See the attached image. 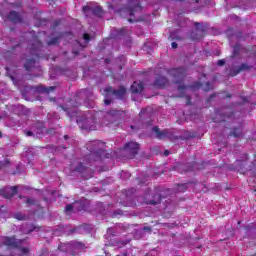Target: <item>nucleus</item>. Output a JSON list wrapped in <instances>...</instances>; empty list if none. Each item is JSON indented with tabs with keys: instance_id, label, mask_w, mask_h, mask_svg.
<instances>
[{
	"instance_id": "nucleus-14",
	"label": "nucleus",
	"mask_w": 256,
	"mask_h": 256,
	"mask_svg": "<svg viewBox=\"0 0 256 256\" xmlns=\"http://www.w3.org/2000/svg\"><path fill=\"white\" fill-rule=\"evenodd\" d=\"M87 11H91L96 17H103V15L105 14V11H103V8L101 6H96L94 8L84 6L83 13H87Z\"/></svg>"
},
{
	"instance_id": "nucleus-15",
	"label": "nucleus",
	"mask_w": 256,
	"mask_h": 256,
	"mask_svg": "<svg viewBox=\"0 0 256 256\" xmlns=\"http://www.w3.org/2000/svg\"><path fill=\"white\" fill-rule=\"evenodd\" d=\"M7 19L11 21V23L17 24V23H23V17L20 16L19 12L12 10L7 16Z\"/></svg>"
},
{
	"instance_id": "nucleus-6",
	"label": "nucleus",
	"mask_w": 256,
	"mask_h": 256,
	"mask_svg": "<svg viewBox=\"0 0 256 256\" xmlns=\"http://www.w3.org/2000/svg\"><path fill=\"white\" fill-rule=\"evenodd\" d=\"M105 95L109 97L110 95H114L116 99L123 100L125 99V95H127V88L125 86H120L117 90L113 89V86H108L105 88Z\"/></svg>"
},
{
	"instance_id": "nucleus-53",
	"label": "nucleus",
	"mask_w": 256,
	"mask_h": 256,
	"mask_svg": "<svg viewBox=\"0 0 256 256\" xmlns=\"http://www.w3.org/2000/svg\"><path fill=\"white\" fill-rule=\"evenodd\" d=\"M241 35H243V33L242 32H238L237 37H241Z\"/></svg>"
},
{
	"instance_id": "nucleus-48",
	"label": "nucleus",
	"mask_w": 256,
	"mask_h": 256,
	"mask_svg": "<svg viewBox=\"0 0 256 256\" xmlns=\"http://www.w3.org/2000/svg\"><path fill=\"white\" fill-rule=\"evenodd\" d=\"M105 63H106L107 65H109V63H111V59H110V58H106V59H105Z\"/></svg>"
},
{
	"instance_id": "nucleus-55",
	"label": "nucleus",
	"mask_w": 256,
	"mask_h": 256,
	"mask_svg": "<svg viewBox=\"0 0 256 256\" xmlns=\"http://www.w3.org/2000/svg\"><path fill=\"white\" fill-rule=\"evenodd\" d=\"M64 35H73V34H71V33H69V32H66V33H64Z\"/></svg>"
},
{
	"instance_id": "nucleus-31",
	"label": "nucleus",
	"mask_w": 256,
	"mask_h": 256,
	"mask_svg": "<svg viewBox=\"0 0 256 256\" xmlns=\"http://www.w3.org/2000/svg\"><path fill=\"white\" fill-rule=\"evenodd\" d=\"M145 115H147V109L143 108L139 113L140 119H145Z\"/></svg>"
},
{
	"instance_id": "nucleus-42",
	"label": "nucleus",
	"mask_w": 256,
	"mask_h": 256,
	"mask_svg": "<svg viewBox=\"0 0 256 256\" xmlns=\"http://www.w3.org/2000/svg\"><path fill=\"white\" fill-rule=\"evenodd\" d=\"M245 231H251L253 229V225H247L244 227Z\"/></svg>"
},
{
	"instance_id": "nucleus-11",
	"label": "nucleus",
	"mask_w": 256,
	"mask_h": 256,
	"mask_svg": "<svg viewBox=\"0 0 256 256\" xmlns=\"http://www.w3.org/2000/svg\"><path fill=\"white\" fill-rule=\"evenodd\" d=\"M152 131L156 134L157 139H173V132L169 129L161 131L158 126H154Z\"/></svg>"
},
{
	"instance_id": "nucleus-9",
	"label": "nucleus",
	"mask_w": 256,
	"mask_h": 256,
	"mask_svg": "<svg viewBox=\"0 0 256 256\" xmlns=\"http://www.w3.org/2000/svg\"><path fill=\"white\" fill-rule=\"evenodd\" d=\"M194 26L196 27V30H193L190 33V39L192 41H199V39H201L202 35L205 32V27H203V24H201L199 22H195Z\"/></svg>"
},
{
	"instance_id": "nucleus-40",
	"label": "nucleus",
	"mask_w": 256,
	"mask_h": 256,
	"mask_svg": "<svg viewBox=\"0 0 256 256\" xmlns=\"http://www.w3.org/2000/svg\"><path fill=\"white\" fill-rule=\"evenodd\" d=\"M111 103H112V101H111V99H109V98H106V99L104 100V105H111Z\"/></svg>"
},
{
	"instance_id": "nucleus-61",
	"label": "nucleus",
	"mask_w": 256,
	"mask_h": 256,
	"mask_svg": "<svg viewBox=\"0 0 256 256\" xmlns=\"http://www.w3.org/2000/svg\"><path fill=\"white\" fill-rule=\"evenodd\" d=\"M195 3H199V0H195Z\"/></svg>"
},
{
	"instance_id": "nucleus-25",
	"label": "nucleus",
	"mask_w": 256,
	"mask_h": 256,
	"mask_svg": "<svg viewBox=\"0 0 256 256\" xmlns=\"http://www.w3.org/2000/svg\"><path fill=\"white\" fill-rule=\"evenodd\" d=\"M26 205L31 206V205H39V202L33 198H28L25 201Z\"/></svg>"
},
{
	"instance_id": "nucleus-39",
	"label": "nucleus",
	"mask_w": 256,
	"mask_h": 256,
	"mask_svg": "<svg viewBox=\"0 0 256 256\" xmlns=\"http://www.w3.org/2000/svg\"><path fill=\"white\" fill-rule=\"evenodd\" d=\"M85 129H87L88 131H95V126L94 125L85 126Z\"/></svg>"
},
{
	"instance_id": "nucleus-45",
	"label": "nucleus",
	"mask_w": 256,
	"mask_h": 256,
	"mask_svg": "<svg viewBox=\"0 0 256 256\" xmlns=\"http://www.w3.org/2000/svg\"><path fill=\"white\" fill-rule=\"evenodd\" d=\"M193 167H195V162H193L186 171H193Z\"/></svg>"
},
{
	"instance_id": "nucleus-41",
	"label": "nucleus",
	"mask_w": 256,
	"mask_h": 256,
	"mask_svg": "<svg viewBox=\"0 0 256 256\" xmlns=\"http://www.w3.org/2000/svg\"><path fill=\"white\" fill-rule=\"evenodd\" d=\"M171 47H172V49H177L179 47V45L177 44V42H172Z\"/></svg>"
},
{
	"instance_id": "nucleus-26",
	"label": "nucleus",
	"mask_w": 256,
	"mask_h": 256,
	"mask_svg": "<svg viewBox=\"0 0 256 256\" xmlns=\"http://www.w3.org/2000/svg\"><path fill=\"white\" fill-rule=\"evenodd\" d=\"M177 187L180 193H185V191H187V184H177Z\"/></svg>"
},
{
	"instance_id": "nucleus-10",
	"label": "nucleus",
	"mask_w": 256,
	"mask_h": 256,
	"mask_svg": "<svg viewBox=\"0 0 256 256\" xmlns=\"http://www.w3.org/2000/svg\"><path fill=\"white\" fill-rule=\"evenodd\" d=\"M74 171H76V173H80L83 179H91V177H93V171H91L87 166H84L81 162H79L74 168Z\"/></svg>"
},
{
	"instance_id": "nucleus-54",
	"label": "nucleus",
	"mask_w": 256,
	"mask_h": 256,
	"mask_svg": "<svg viewBox=\"0 0 256 256\" xmlns=\"http://www.w3.org/2000/svg\"><path fill=\"white\" fill-rule=\"evenodd\" d=\"M90 122H93V119L86 120V123H90Z\"/></svg>"
},
{
	"instance_id": "nucleus-17",
	"label": "nucleus",
	"mask_w": 256,
	"mask_h": 256,
	"mask_svg": "<svg viewBox=\"0 0 256 256\" xmlns=\"http://www.w3.org/2000/svg\"><path fill=\"white\" fill-rule=\"evenodd\" d=\"M74 209L76 211H85L87 209V200H80L74 202Z\"/></svg>"
},
{
	"instance_id": "nucleus-16",
	"label": "nucleus",
	"mask_w": 256,
	"mask_h": 256,
	"mask_svg": "<svg viewBox=\"0 0 256 256\" xmlns=\"http://www.w3.org/2000/svg\"><path fill=\"white\" fill-rule=\"evenodd\" d=\"M163 201V198L161 197V194H153L152 199H147L146 198V204L147 205H159Z\"/></svg>"
},
{
	"instance_id": "nucleus-62",
	"label": "nucleus",
	"mask_w": 256,
	"mask_h": 256,
	"mask_svg": "<svg viewBox=\"0 0 256 256\" xmlns=\"http://www.w3.org/2000/svg\"><path fill=\"white\" fill-rule=\"evenodd\" d=\"M12 51H15V47H12Z\"/></svg>"
},
{
	"instance_id": "nucleus-49",
	"label": "nucleus",
	"mask_w": 256,
	"mask_h": 256,
	"mask_svg": "<svg viewBox=\"0 0 256 256\" xmlns=\"http://www.w3.org/2000/svg\"><path fill=\"white\" fill-rule=\"evenodd\" d=\"M143 230H144V231H151V227L145 226V227L143 228Z\"/></svg>"
},
{
	"instance_id": "nucleus-13",
	"label": "nucleus",
	"mask_w": 256,
	"mask_h": 256,
	"mask_svg": "<svg viewBox=\"0 0 256 256\" xmlns=\"http://www.w3.org/2000/svg\"><path fill=\"white\" fill-rule=\"evenodd\" d=\"M153 85L157 89H165V87L169 85V80L167 79V77L159 75L156 77V80L154 81Z\"/></svg>"
},
{
	"instance_id": "nucleus-29",
	"label": "nucleus",
	"mask_w": 256,
	"mask_h": 256,
	"mask_svg": "<svg viewBox=\"0 0 256 256\" xmlns=\"http://www.w3.org/2000/svg\"><path fill=\"white\" fill-rule=\"evenodd\" d=\"M74 247H76V249H85V244L83 242H76Z\"/></svg>"
},
{
	"instance_id": "nucleus-20",
	"label": "nucleus",
	"mask_w": 256,
	"mask_h": 256,
	"mask_svg": "<svg viewBox=\"0 0 256 256\" xmlns=\"http://www.w3.org/2000/svg\"><path fill=\"white\" fill-rule=\"evenodd\" d=\"M185 89H186L185 85L178 86V91L180 92V97H185L187 105H191V96H189V95L185 96Z\"/></svg>"
},
{
	"instance_id": "nucleus-30",
	"label": "nucleus",
	"mask_w": 256,
	"mask_h": 256,
	"mask_svg": "<svg viewBox=\"0 0 256 256\" xmlns=\"http://www.w3.org/2000/svg\"><path fill=\"white\" fill-rule=\"evenodd\" d=\"M20 249V253H22V255H27V253H29V248L27 247H19Z\"/></svg>"
},
{
	"instance_id": "nucleus-57",
	"label": "nucleus",
	"mask_w": 256,
	"mask_h": 256,
	"mask_svg": "<svg viewBox=\"0 0 256 256\" xmlns=\"http://www.w3.org/2000/svg\"><path fill=\"white\" fill-rule=\"evenodd\" d=\"M64 139H69V136L68 135H64Z\"/></svg>"
},
{
	"instance_id": "nucleus-36",
	"label": "nucleus",
	"mask_w": 256,
	"mask_h": 256,
	"mask_svg": "<svg viewBox=\"0 0 256 256\" xmlns=\"http://www.w3.org/2000/svg\"><path fill=\"white\" fill-rule=\"evenodd\" d=\"M46 133H47L48 135H55V128H49V129H47V130H46Z\"/></svg>"
},
{
	"instance_id": "nucleus-38",
	"label": "nucleus",
	"mask_w": 256,
	"mask_h": 256,
	"mask_svg": "<svg viewBox=\"0 0 256 256\" xmlns=\"http://www.w3.org/2000/svg\"><path fill=\"white\" fill-rule=\"evenodd\" d=\"M59 25H61V20H55L53 24V29H55L56 27H59Z\"/></svg>"
},
{
	"instance_id": "nucleus-34",
	"label": "nucleus",
	"mask_w": 256,
	"mask_h": 256,
	"mask_svg": "<svg viewBox=\"0 0 256 256\" xmlns=\"http://www.w3.org/2000/svg\"><path fill=\"white\" fill-rule=\"evenodd\" d=\"M211 89H213V87L211 86V83L206 82L204 91H211Z\"/></svg>"
},
{
	"instance_id": "nucleus-8",
	"label": "nucleus",
	"mask_w": 256,
	"mask_h": 256,
	"mask_svg": "<svg viewBox=\"0 0 256 256\" xmlns=\"http://www.w3.org/2000/svg\"><path fill=\"white\" fill-rule=\"evenodd\" d=\"M17 193H19L18 186H12L8 188L0 189V195L1 197H4V199H13L15 195H17Z\"/></svg>"
},
{
	"instance_id": "nucleus-28",
	"label": "nucleus",
	"mask_w": 256,
	"mask_h": 256,
	"mask_svg": "<svg viewBox=\"0 0 256 256\" xmlns=\"http://www.w3.org/2000/svg\"><path fill=\"white\" fill-rule=\"evenodd\" d=\"M75 209V203L66 205L65 212L69 213V211H73Z\"/></svg>"
},
{
	"instance_id": "nucleus-21",
	"label": "nucleus",
	"mask_w": 256,
	"mask_h": 256,
	"mask_svg": "<svg viewBox=\"0 0 256 256\" xmlns=\"http://www.w3.org/2000/svg\"><path fill=\"white\" fill-rule=\"evenodd\" d=\"M243 130L241 128H234L232 132L229 133L228 137H241Z\"/></svg>"
},
{
	"instance_id": "nucleus-59",
	"label": "nucleus",
	"mask_w": 256,
	"mask_h": 256,
	"mask_svg": "<svg viewBox=\"0 0 256 256\" xmlns=\"http://www.w3.org/2000/svg\"><path fill=\"white\" fill-rule=\"evenodd\" d=\"M15 47H21V44H17Z\"/></svg>"
},
{
	"instance_id": "nucleus-56",
	"label": "nucleus",
	"mask_w": 256,
	"mask_h": 256,
	"mask_svg": "<svg viewBox=\"0 0 256 256\" xmlns=\"http://www.w3.org/2000/svg\"><path fill=\"white\" fill-rule=\"evenodd\" d=\"M226 97H228V99H231V94H227Z\"/></svg>"
},
{
	"instance_id": "nucleus-24",
	"label": "nucleus",
	"mask_w": 256,
	"mask_h": 256,
	"mask_svg": "<svg viewBox=\"0 0 256 256\" xmlns=\"http://www.w3.org/2000/svg\"><path fill=\"white\" fill-rule=\"evenodd\" d=\"M14 217L18 221H25V219H27V216H25L23 213H20V212H17L16 214H14Z\"/></svg>"
},
{
	"instance_id": "nucleus-19",
	"label": "nucleus",
	"mask_w": 256,
	"mask_h": 256,
	"mask_svg": "<svg viewBox=\"0 0 256 256\" xmlns=\"http://www.w3.org/2000/svg\"><path fill=\"white\" fill-rule=\"evenodd\" d=\"M35 91H37V93H46L47 95H49V93L51 91H54L56 89L55 86H50V87H45V86H36Z\"/></svg>"
},
{
	"instance_id": "nucleus-7",
	"label": "nucleus",
	"mask_w": 256,
	"mask_h": 256,
	"mask_svg": "<svg viewBox=\"0 0 256 256\" xmlns=\"http://www.w3.org/2000/svg\"><path fill=\"white\" fill-rule=\"evenodd\" d=\"M168 73L174 77V83L179 84L183 83V79H185V73L186 70L184 67H179V68H171L168 70Z\"/></svg>"
},
{
	"instance_id": "nucleus-64",
	"label": "nucleus",
	"mask_w": 256,
	"mask_h": 256,
	"mask_svg": "<svg viewBox=\"0 0 256 256\" xmlns=\"http://www.w3.org/2000/svg\"><path fill=\"white\" fill-rule=\"evenodd\" d=\"M64 55H67V52H64Z\"/></svg>"
},
{
	"instance_id": "nucleus-4",
	"label": "nucleus",
	"mask_w": 256,
	"mask_h": 256,
	"mask_svg": "<svg viewBox=\"0 0 256 256\" xmlns=\"http://www.w3.org/2000/svg\"><path fill=\"white\" fill-rule=\"evenodd\" d=\"M120 151L126 159H135L137 153H139V143L133 141L127 142Z\"/></svg>"
},
{
	"instance_id": "nucleus-44",
	"label": "nucleus",
	"mask_w": 256,
	"mask_h": 256,
	"mask_svg": "<svg viewBox=\"0 0 256 256\" xmlns=\"http://www.w3.org/2000/svg\"><path fill=\"white\" fill-rule=\"evenodd\" d=\"M215 98V94H211L210 97L207 99V103H210V101H212V99Z\"/></svg>"
},
{
	"instance_id": "nucleus-50",
	"label": "nucleus",
	"mask_w": 256,
	"mask_h": 256,
	"mask_svg": "<svg viewBox=\"0 0 256 256\" xmlns=\"http://www.w3.org/2000/svg\"><path fill=\"white\" fill-rule=\"evenodd\" d=\"M164 155H165V157H168V155H169V150H165V151H164Z\"/></svg>"
},
{
	"instance_id": "nucleus-60",
	"label": "nucleus",
	"mask_w": 256,
	"mask_h": 256,
	"mask_svg": "<svg viewBox=\"0 0 256 256\" xmlns=\"http://www.w3.org/2000/svg\"><path fill=\"white\" fill-rule=\"evenodd\" d=\"M19 199H23V196H22V195H20V196H19Z\"/></svg>"
},
{
	"instance_id": "nucleus-46",
	"label": "nucleus",
	"mask_w": 256,
	"mask_h": 256,
	"mask_svg": "<svg viewBox=\"0 0 256 256\" xmlns=\"http://www.w3.org/2000/svg\"><path fill=\"white\" fill-rule=\"evenodd\" d=\"M243 103H248L249 102V99H247V97H241Z\"/></svg>"
},
{
	"instance_id": "nucleus-37",
	"label": "nucleus",
	"mask_w": 256,
	"mask_h": 256,
	"mask_svg": "<svg viewBox=\"0 0 256 256\" xmlns=\"http://www.w3.org/2000/svg\"><path fill=\"white\" fill-rule=\"evenodd\" d=\"M223 65H225V60L224 59L218 60L217 66L218 67H223Z\"/></svg>"
},
{
	"instance_id": "nucleus-33",
	"label": "nucleus",
	"mask_w": 256,
	"mask_h": 256,
	"mask_svg": "<svg viewBox=\"0 0 256 256\" xmlns=\"http://www.w3.org/2000/svg\"><path fill=\"white\" fill-rule=\"evenodd\" d=\"M83 39L84 41H87V43H89V41H91V36L88 33H84Z\"/></svg>"
},
{
	"instance_id": "nucleus-23",
	"label": "nucleus",
	"mask_w": 256,
	"mask_h": 256,
	"mask_svg": "<svg viewBox=\"0 0 256 256\" xmlns=\"http://www.w3.org/2000/svg\"><path fill=\"white\" fill-rule=\"evenodd\" d=\"M215 115L216 117L213 118L214 123H223V121H225V115H221L219 110L215 111ZM218 115H220L221 119H217Z\"/></svg>"
},
{
	"instance_id": "nucleus-32",
	"label": "nucleus",
	"mask_w": 256,
	"mask_h": 256,
	"mask_svg": "<svg viewBox=\"0 0 256 256\" xmlns=\"http://www.w3.org/2000/svg\"><path fill=\"white\" fill-rule=\"evenodd\" d=\"M190 89H201V83L195 82L193 85L190 86Z\"/></svg>"
},
{
	"instance_id": "nucleus-2",
	"label": "nucleus",
	"mask_w": 256,
	"mask_h": 256,
	"mask_svg": "<svg viewBox=\"0 0 256 256\" xmlns=\"http://www.w3.org/2000/svg\"><path fill=\"white\" fill-rule=\"evenodd\" d=\"M86 148L89 150L88 159L90 163L93 161H101L103 157H108L105 152V143L99 140L90 141L86 144Z\"/></svg>"
},
{
	"instance_id": "nucleus-1",
	"label": "nucleus",
	"mask_w": 256,
	"mask_h": 256,
	"mask_svg": "<svg viewBox=\"0 0 256 256\" xmlns=\"http://www.w3.org/2000/svg\"><path fill=\"white\" fill-rule=\"evenodd\" d=\"M43 49V42H41L37 36H34L28 46V51L31 58H27L24 64V69L26 71H31V69L35 67V57H41V52Z\"/></svg>"
},
{
	"instance_id": "nucleus-27",
	"label": "nucleus",
	"mask_w": 256,
	"mask_h": 256,
	"mask_svg": "<svg viewBox=\"0 0 256 256\" xmlns=\"http://www.w3.org/2000/svg\"><path fill=\"white\" fill-rule=\"evenodd\" d=\"M59 43V37H54L50 41H48L47 45L51 47V45H57Z\"/></svg>"
},
{
	"instance_id": "nucleus-18",
	"label": "nucleus",
	"mask_w": 256,
	"mask_h": 256,
	"mask_svg": "<svg viewBox=\"0 0 256 256\" xmlns=\"http://www.w3.org/2000/svg\"><path fill=\"white\" fill-rule=\"evenodd\" d=\"M130 89L132 93H141L143 91V82L134 81Z\"/></svg>"
},
{
	"instance_id": "nucleus-5",
	"label": "nucleus",
	"mask_w": 256,
	"mask_h": 256,
	"mask_svg": "<svg viewBox=\"0 0 256 256\" xmlns=\"http://www.w3.org/2000/svg\"><path fill=\"white\" fill-rule=\"evenodd\" d=\"M25 240H17L15 236H0V243L5 247H11L12 249H19Z\"/></svg>"
},
{
	"instance_id": "nucleus-3",
	"label": "nucleus",
	"mask_w": 256,
	"mask_h": 256,
	"mask_svg": "<svg viewBox=\"0 0 256 256\" xmlns=\"http://www.w3.org/2000/svg\"><path fill=\"white\" fill-rule=\"evenodd\" d=\"M143 11V6L139 0H127V4L122 6L119 10L121 16L135 17L136 13Z\"/></svg>"
},
{
	"instance_id": "nucleus-47",
	"label": "nucleus",
	"mask_w": 256,
	"mask_h": 256,
	"mask_svg": "<svg viewBox=\"0 0 256 256\" xmlns=\"http://www.w3.org/2000/svg\"><path fill=\"white\" fill-rule=\"evenodd\" d=\"M27 137H33V133L31 131L26 132Z\"/></svg>"
},
{
	"instance_id": "nucleus-12",
	"label": "nucleus",
	"mask_w": 256,
	"mask_h": 256,
	"mask_svg": "<svg viewBox=\"0 0 256 256\" xmlns=\"http://www.w3.org/2000/svg\"><path fill=\"white\" fill-rule=\"evenodd\" d=\"M251 69V66H249L247 63H242L240 66L232 67L229 70L230 77H237L239 73H243V71H249Z\"/></svg>"
},
{
	"instance_id": "nucleus-52",
	"label": "nucleus",
	"mask_w": 256,
	"mask_h": 256,
	"mask_svg": "<svg viewBox=\"0 0 256 256\" xmlns=\"http://www.w3.org/2000/svg\"><path fill=\"white\" fill-rule=\"evenodd\" d=\"M73 54L75 57H77V55H79V51H73Z\"/></svg>"
},
{
	"instance_id": "nucleus-22",
	"label": "nucleus",
	"mask_w": 256,
	"mask_h": 256,
	"mask_svg": "<svg viewBox=\"0 0 256 256\" xmlns=\"http://www.w3.org/2000/svg\"><path fill=\"white\" fill-rule=\"evenodd\" d=\"M233 47L232 57H237L241 53V44H236Z\"/></svg>"
},
{
	"instance_id": "nucleus-35",
	"label": "nucleus",
	"mask_w": 256,
	"mask_h": 256,
	"mask_svg": "<svg viewBox=\"0 0 256 256\" xmlns=\"http://www.w3.org/2000/svg\"><path fill=\"white\" fill-rule=\"evenodd\" d=\"M127 33V28H121L118 30V35L123 36Z\"/></svg>"
},
{
	"instance_id": "nucleus-43",
	"label": "nucleus",
	"mask_w": 256,
	"mask_h": 256,
	"mask_svg": "<svg viewBox=\"0 0 256 256\" xmlns=\"http://www.w3.org/2000/svg\"><path fill=\"white\" fill-rule=\"evenodd\" d=\"M110 115H119V111L117 110H112L109 112Z\"/></svg>"
},
{
	"instance_id": "nucleus-63",
	"label": "nucleus",
	"mask_w": 256,
	"mask_h": 256,
	"mask_svg": "<svg viewBox=\"0 0 256 256\" xmlns=\"http://www.w3.org/2000/svg\"><path fill=\"white\" fill-rule=\"evenodd\" d=\"M72 233H75V230H71Z\"/></svg>"
},
{
	"instance_id": "nucleus-58",
	"label": "nucleus",
	"mask_w": 256,
	"mask_h": 256,
	"mask_svg": "<svg viewBox=\"0 0 256 256\" xmlns=\"http://www.w3.org/2000/svg\"><path fill=\"white\" fill-rule=\"evenodd\" d=\"M60 107H61V109H63V111H67L65 107H63V106H60Z\"/></svg>"
},
{
	"instance_id": "nucleus-51",
	"label": "nucleus",
	"mask_w": 256,
	"mask_h": 256,
	"mask_svg": "<svg viewBox=\"0 0 256 256\" xmlns=\"http://www.w3.org/2000/svg\"><path fill=\"white\" fill-rule=\"evenodd\" d=\"M128 22H129V23H135V20H133V18H129V19H128Z\"/></svg>"
}]
</instances>
